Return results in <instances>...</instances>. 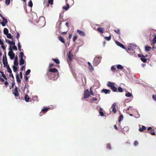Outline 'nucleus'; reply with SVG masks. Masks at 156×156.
<instances>
[{
  "label": "nucleus",
  "mask_w": 156,
  "mask_h": 156,
  "mask_svg": "<svg viewBox=\"0 0 156 156\" xmlns=\"http://www.w3.org/2000/svg\"><path fill=\"white\" fill-rule=\"evenodd\" d=\"M152 98L155 101H156V95H153L152 96Z\"/></svg>",
  "instance_id": "nucleus-58"
},
{
  "label": "nucleus",
  "mask_w": 156,
  "mask_h": 156,
  "mask_svg": "<svg viewBox=\"0 0 156 156\" xmlns=\"http://www.w3.org/2000/svg\"><path fill=\"white\" fill-rule=\"evenodd\" d=\"M24 61L23 58H20V63L19 64L20 65H22L24 64Z\"/></svg>",
  "instance_id": "nucleus-25"
},
{
  "label": "nucleus",
  "mask_w": 156,
  "mask_h": 156,
  "mask_svg": "<svg viewBox=\"0 0 156 156\" xmlns=\"http://www.w3.org/2000/svg\"><path fill=\"white\" fill-rule=\"evenodd\" d=\"M14 64L16 66H18V57L17 56L15 58Z\"/></svg>",
  "instance_id": "nucleus-23"
},
{
  "label": "nucleus",
  "mask_w": 156,
  "mask_h": 156,
  "mask_svg": "<svg viewBox=\"0 0 156 156\" xmlns=\"http://www.w3.org/2000/svg\"><path fill=\"white\" fill-rule=\"evenodd\" d=\"M106 147L107 148L110 149L111 148V145L109 144H108L107 145Z\"/></svg>",
  "instance_id": "nucleus-57"
},
{
  "label": "nucleus",
  "mask_w": 156,
  "mask_h": 156,
  "mask_svg": "<svg viewBox=\"0 0 156 156\" xmlns=\"http://www.w3.org/2000/svg\"><path fill=\"white\" fill-rule=\"evenodd\" d=\"M111 69L112 71H114L115 70L116 68L114 66H112L111 68Z\"/></svg>",
  "instance_id": "nucleus-52"
},
{
  "label": "nucleus",
  "mask_w": 156,
  "mask_h": 156,
  "mask_svg": "<svg viewBox=\"0 0 156 156\" xmlns=\"http://www.w3.org/2000/svg\"><path fill=\"white\" fill-rule=\"evenodd\" d=\"M97 30L98 32L103 33H104L105 29L104 28L102 27H99L97 28Z\"/></svg>",
  "instance_id": "nucleus-18"
},
{
  "label": "nucleus",
  "mask_w": 156,
  "mask_h": 156,
  "mask_svg": "<svg viewBox=\"0 0 156 156\" xmlns=\"http://www.w3.org/2000/svg\"><path fill=\"white\" fill-rule=\"evenodd\" d=\"M125 95L126 97H131L132 96V94L129 92H127L126 94Z\"/></svg>",
  "instance_id": "nucleus-35"
},
{
  "label": "nucleus",
  "mask_w": 156,
  "mask_h": 156,
  "mask_svg": "<svg viewBox=\"0 0 156 156\" xmlns=\"http://www.w3.org/2000/svg\"><path fill=\"white\" fill-rule=\"evenodd\" d=\"M107 86L110 87L111 89L114 92H116L117 90V89L115 87V84L114 83L111 82H108L107 84Z\"/></svg>",
  "instance_id": "nucleus-2"
},
{
  "label": "nucleus",
  "mask_w": 156,
  "mask_h": 156,
  "mask_svg": "<svg viewBox=\"0 0 156 156\" xmlns=\"http://www.w3.org/2000/svg\"><path fill=\"white\" fill-rule=\"evenodd\" d=\"M138 143L137 141H135L134 142V144L135 146H136L137 145H138Z\"/></svg>",
  "instance_id": "nucleus-59"
},
{
  "label": "nucleus",
  "mask_w": 156,
  "mask_h": 156,
  "mask_svg": "<svg viewBox=\"0 0 156 156\" xmlns=\"http://www.w3.org/2000/svg\"><path fill=\"white\" fill-rule=\"evenodd\" d=\"M102 111L103 109L101 108H100L99 110V114L101 116H103L104 115V113L102 112Z\"/></svg>",
  "instance_id": "nucleus-28"
},
{
  "label": "nucleus",
  "mask_w": 156,
  "mask_h": 156,
  "mask_svg": "<svg viewBox=\"0 0 156 156\" xmlns=\"http://www.w3.org/2000/svg\"><path fill=\"white\" fill-rule=\"evenodd\" d=\"M13 49L15 51H16L17 50V48L16 45L13 46L12 47Z\"/></svg>",
  "instance_id": "nucleus-56"
},
{
  "label": "nucleus",
  "mask_w": 156,
  "mask_h": 156,
  "mask_svg": "<svg viewBox=\"0 0 156 156\" xmlns=\"http://www.w3.org/2000/svg\"><path fill=\"white\" fill-rule=\"evenodd\" d=\"M132 51V53H134V51H133L132 49H129V48L128 50V51H127V52L129 53H130V51Z\"/></svg>",
  "instance_id": "nucleus-53"
},
{
  "label": "nucleus",
  "mask_w": 156,
  "mask_h": 156,
  "mask_svg": "<svg viewBox=\"0 0 156 156\" xmlns=\"http://www.w3.org/2000/svg\"><path fill=\"white\" fill-rule=\"evenodd\" d=\"M20 37V34L18 32L17 33V35L16 36V38L18 39Z\"/></svg>",
  "instance_id": "nucleus-63"
},
{
  "label": "nucleus",
  "mask_w": 156,
  "mask_h": 156,
  "mask_svg": "<svg viewBox=\"0 0 156 156\" xmlns=\"http://www.w3.org/2000/svg\"><path fill=\"white\" fill-rule=\"evenodd\" d=\"M147 131H148V132L152 135H155L154 133V130L152 129L151 127H149L147 128V130L145 132H147Z\"/></svg>",
  "instance_id": "nucleus-6"
},
{
  "label": "nucleus",
  "mask_w": 156,
  "mask_h": 156,
  "mask_svg": "<svg viewBox=\"0 0 156 156\" xmlns=\"http://www.w3.org/2000/svg\"><path fill=\"white\" fill-rule=\"evenodd\" d=\"M30 72V69H28L26 72L25 73V75L27 76L29 74Z\"/></svg>",
  "instance_id": "nucleus-46"
},
{
  "label": "nucleus",
  "mask_w": 156,
  "mask_h": 156,
  "mask_svg": "<svg viewBox=\"0 0 156 156\" xmlns=\"http://www.w3.org/2000/svg\"><path fill=\"white\" fill-rule=\"evenodd\" d=\"M12 93L16 97H17L19 95V93L18 90V88L17 87H15L14 90L12 91Z\"/></svg>",
  "instance_id": "nucleus-7"
},
{
  "label": "nucleus",
  "mask_w": 156,
  "mask_h": 156,
  "mask_svg": "<svg viewBox=\"0 0 156 156\" xmlns=\"http://www.w3.org/2000/svg\"><path fill=\"white\" fill-rule=\"evenodd\" d=\"M48 72L53 73H55V75H56L57 76H59V72L58 70L55 68H50L48 71Z\"/></svg>",
  "instance_id": "nucleus-5"
},
{
  "label": "nucleus",
  "mask_w": 156,
  "mask_h": 156,
  "mask_svg": "<svg viewBox=\"0 0 156 156\" xmlns=\"http://www.w3.org/2000/svg\"><path fill=\"white\" fill-rule=\"evenodd\" d=\"M5 3L6 5H9L10 3V0H5Z\"/></svg>",
  "instance_id": "nucleus-48"
},
{
  "label": "nucleus",
  "mask_w": 156,
  "mask_h": 156,
  "mask_svg": "<svg viewBox=\"0 0 156 156\" xmlns=\"http://www.w3.org/2000/svg\"><path fill=\"white\" fill-rule=\"evenodd\" d=\"M28 5L30 7H31L33 6V3L32 1L30 0L28 3Z\"/></svg>",
  "instance_id": "nucleus-42"
},
{
  "label": "nucleus",
  "mask_w": 156,
  "mask_h": 156,
  "mask_svg": "<svg viewBox=\"0 0 156 156\" xmlns=\"http://www.w3.org/2000/svg\"><path fill=\"white\" fill-rule=\"evenodd\" d=\"M8 55L10 57L11 59H13L15 56V54L12 51H9L8 52Z\"/></svg>",
  "instance_id": "nucleus-9"
},
{
  "label": "nucleus",
  "mask_w": 156,
  "mask_h": 156,
  "mask_svg": "<svg viewBox=\"0 0 156 156\" xmlns=\"http://www.w3.org/2000/svg\"><path fill=\"white\" fill-rule=\"evenodd\" d=\"M16 78L17 82L18 83H20L21 80L20 79L19 76L18 74H17L16 75Z\"/></svg>",
  "instance_id": "nucleus-26"
},
{
  "label": "nucleus",
  "mask_w": 156,
  "mask_h": 156,
  "mask_svg": "<svg viewBox=\"0 0 156 156\" xmlns=\"http://www.w3.org/2000/svg\"><path fill=\"white\" fill-rule=\"evenodd\" d=\"M101 57H95L93 61V65L94 66H97L101 62Z\"/></svg>",
  "instance_id": "nucleus-4"
},
{
  "label": "nucleus",
  "mask_w": 156,
  "mask_h": 156,
  "mask_svg": "<svg viewBox=\"0 0 156 156\" xmlns=\"http://www.w3.org/2000/svg\"><path fill=\"white\" fill-rule=\"evenodd\" d=\"M129 130V128L128 126L124 127L122 130V132L124 134H125V133L127 132Z\"/></svg>",
  "instance_id": "nucleus-13"
},
{
  "label": "nucleus",
  "mask_w": 156,
  "mask_h": 156,
  "mask_svg": "<svg viewBox=\"0 0 156 156\" xmlns=\"http://www.w3.org/2000/svg\"><path fill=\"white\" fill-rule=\"evenodd\" d=\"M105 39H106V40L109 41L111 40V36H110L109 37H105Z\"/></svg>",
  "instance_id": "nucleus-49"
},
{
  "label": "nucleus",
  "mask_w": 156,
  "mask_h": 156,
  "mask_svg": "<svg viewBox=\"0 0 156 156\" xmlns=\"http://www.w3.org/2000/svg\"><path fill=\"white\" fill-rule=\"evenodd\" d=\"M73 55L71 54L70 51H69L68 54V58L70 61H71L73 60Z\"/></svg>",
  "instance_id": "nucleus-17"
},
{
  "label": "nucleus",
  "mask_w": 156,
  "mask_h": 156,
  "mask_svg": "<svg viewBox=\"0 0 156 156\" xmlns=\"http://www.w3.org/2000/svg\"><path fill=\"white\" fill-rule=\"evenodd\" d=\"M3 32L6 35L9 33V30L7 28H4L3 30Z\"/></svg>",
  "instance_id": "nucleus-29"
},
{
  "label": "nucleus",
  "mask_w": 156,
  "mask_h": 156,
  "mask_svg": "<svg viewBox=\"0 0 156 156\" xmlns=\"http://www.w3.org/2000/svg\"><path fill=\"white\" fill-rule=\"evenodd\" d=\"M1 47L3 49L4 51L5 50L6 47H5V45L3 44V45H1Z\"/></svg>",
  "instance_id": "nucleus-60"
},
{
  "label": "nucleus",
  "mask_w": 156,
  "mask_h": 156,
  "mask_svg": "<svg viewBox=\"0 0 156 156\" xmlns=\"http://www.w3.org/2000/svg\"><path fill=\"white\" fill-rule=\"evenodd\" d=\"M138 56L139 57H141V58L143 57H145V56L143 54H138Z\"/></svg>",
  "instance_id": "nucleus-51"
},
{
  "label": "nucleus",
  "mask_w": 156,
  "mask_h": 156,
  "mask_svg": "<svg viewBox=\"0 0 156 156\" xmlns=\"http://www.w3.org/2000/svg\"><path fill=\"white\" fill-rule=\"evenodd\" d=\"M156 43V42H155L153 40L151 42V45H154Z\"/></svg>",
  "instance_id": "nucleus-62"
},
{
  "label": "nucleus",
  "mask_w": 156,
  "mask_h": 156,
  "mask_svg": "<svg viewBox=\"0 0 156 156\" xmlns=\"http://www.w3.org/2000/svg\"><path fill=\"white\" fill-rule=\"evenodd\" d=\"M58 40L62 43H65L64 39L62 36L58 35Z\"/></svg>",
  "instance_id": "nucleus-16"
},
{
  "label": "nucleus",
  "mask_w": 156,
  "mask_h": 156,
  "mask_svg": "<svg viewBox=\"0 0 156 156\" xmlns=\"http://www.w3.org/2000/svg\"><path fill=\"white\" fill-rule=\"evenodd\" d=\"M24 99L26 102H28L29 100V97L27 94H26L24 97Z\"/></svg>",
  "instance_id": "nucleus-27"
},
{
  "label": "nucleus",
  "mask_w": 156,
  "mask_h": 156,
  "mask_svg": "<svg viewBox=\"0 0 156 156\" xmlns=\"http://www.w3.org/2000/svg\"><path fill=\"white\" fill-rule=\"evenodd\" d=\"M45 23V20L43 17H41L39 18L38 21L37 22V25L40 27H44Z\"/></svg>",
  "instance_id": "nucleus-1"
},
{
  "label": "nucleus",
  "mask_w": 156,
  "mask_h": 156,
  "mask_svg": "<svg viewBox=\"0 0 156 156\" xmlns=\"http://www.w3.org/2000/svg\"><path fill=\"white\" fill-rule=\"evenodd\" d=\"M5 65L7 67V69L8 72L9 73H11L12 70L9 66V65H8V64H6Z\"/></svg>",
  "instance_id": "nucleus-24"
},
{
  "label": "nucleus",
  "mask_w": 156,
  "mask_h": 156,
  "mask_svg": "<svg viewBox=\"0 0 156 156\" xmlns=\"http://www.w3.org/2000/svg\"><path fill=\"white\" fill-rule=\"evenodd\" d=\"M153 40L156 42V35L153 37Z\"/></svg>",
  "instance_id": "nucleus-64"
},
{
  "label": "nucleus",
  "mask_w": 156,
  "mask_h": 156,
  "mask_svg": "<svg viewBox=\"0 0 156 156\" xmlns=\"http://www.w3.org/2000/svg\"><path fill=\"white\" fill-rule=\"evenodd\" d=\"M118 91L120 92H122L123 91L122 88L120 87H119L118 89Z\"/></svg>",
  "instance_id": "nucleus-44"
},
{
  "label": "nucleus",
  "mask_w": 156,
  "mask_h": 156,
  "mask_svg": "<svg viewBox=\"0 0 156 156\" xmlns=\"http://www.w3.org/2000/svg\"><path fill=\"white\" fill-rule=\"evenodd\" d=\"M50 108H47V107H44L43 109H42L41 111L42 112L45 113L47 112L48 110Z\"/></svg>",
  "instance_id": "nucleus-21"
},
{
  "label": "nucleus",
  "mask_w": 156,
  "mask_h": 156,
  "mask_svg": "<svg viewBox=\"0 0 156 156\" xmlns=\"http://www.w3.org/2000/svg\"><path fill=\"white\" fill-rule=\"evenodd\" d=\"M7 35V37L9 39L12 38V35L10 33H8L6 34Z\"/></svg>",
  "instance_id": "nucleus-43"
},
{
  "label": "nucleus",
  "mask_w": 156,
  "mask_h": 156,
  "mask_svg": "<svg viewBox=\"0 0 156 156\" xmlns=\"http://www.w3.org/2000/svg\"><path fill=\"white\" fill-rule=\"evenodd\" d=\"M53 1L54 0H48V3L47 5L46 6L47 7L49 6V4H50L51 5H53Z\"/></svg>",
  "instance_id": "nucleus-22"
},
{
  "label": "nucleus",
  "mask_w": 156,
  "mask_h": 156,
  "mask_svg": "<svg viewBox=\"0 0 156 156\" xmlns=\"http://www.w3.org/2000/svg\"><path fill=\"white\" fill-rule=\"evenodd\" d=\"M13 69L14 72H16V71L17 70V68L16 66H13Z\"/></svg>",
  "instance_id": "nucleus-39"
},
{
  "label": "nucleus",
  "mask_w": 156,
  "mask_h": 156,
  "mask_svg": "<svg viewBox=\"0 0 156 156\" xmlns=\"http://www.w3.org/2000/svg\"><path fill=\"white\" fill-rule=\"evenodd\" d=\"M115 43H116V44L117 45L120 46V47H121L123 49H125L126 48L124 46V45L122 44V43H120L118 41H116L115 42Z\"/></svg>",
  "instance_id": "nucleus-12"
},
{
  "label": "nucleus",
  "mask_w": 156,
  "mask_h": 156,
  "mask_svg": "<svg viewBox=\"0 0 156 156\" xmlns=\"http://www.w3.org/2000/svg\"><path fill=\"white\" fill-rule=\"evenodd\" d=\"M114 31L118 34H120V30L119 29H117V30H114Z\"/></svg>",
  "instance_id": "nucleus-38"
},
{
  "label": "nucleus",
  "mask_w": 156,
  "mask_h": 156,
  "mask_svg": "<svg viewBox=\"0 0 156 156\" xmlns=\"http://www.w3.org/2000/svg\"><path fill=\"white\" fill-rule=\"evenodd\" d=\"M24 56V54L22 52H21L20 53V55H19V57L20 58H23V57Z\"/></svg>",
  "instance_id": "nucleus-41"
},
{
  "label": "nucleus",
  "mask_w": 156,
  "mask_h": 156,
  "mask_svg": "<svg viewBox=\"0 0 156 156\" xmlns=\"http://www.w3.org/2000/svg\"><path fill=\"white\" fill-rule=\"evenodd\" d=\"M5 41L7 43H8L9 44H10V43H11V41H10L9 40L5 39Z\"/></svg>",
  "instance_id": "nucleus-55"
},
{
  "label": "nucleus",
  "mask_w": 156,
  "mask_h": 156,
  "mask_svg": "<svg viewBox=\"0 0 156 156\" xmlns=\"http://www.w3.org/2000/svg\"><path fill=\"white\" fill-rule=\"evenodd\" d=\"M47 76L50 79L53 80H55L58 77V76H57L56 75H55V73L48 72L47 73Z\"/></svg>",
  "instance_id": "nucleus-3"
},
{
  "label": "nucleus",
  "mask_w": 156,
  "mask_h": 156,
  "mask_svg": "<svg viewBox=\"0 0 156 156\" xmlns=\"http://www.w3.org/2000/svg\"><path fill=\"white\" fill-rule=\"evenodd\" d=\"M3 56H4L5 57V58L6 59V64H8L7 59L6 56V52L5 51L4 52V55Z\"/></svg>",
  "instance_id": "nucleus-45"
},
{
  "label": "nucleus",
  "mask_w": 156,
  "mask_h": 156,
  "mask_svg": "<svg viewBox=\"0 0 156 156\" xmlns=\"http://www.w3.org/2000/svg\"><path fill=\"white\" fill-rule=\"evenodd\" d=\"M77 32L80 36H84L85 35V33L83 31H81L80 30H78Z\"/></svg>",
  "instance_id": "nucleus-15"
},
{
  "label": "nucleus",
  "mask_w": 156,
  "mask_h": 156,
  "mask_svg": "<svg viewBox=\"0 0 156 156\" xmlns=\"http://www.w3.org/2000/svg\"><path fill=\"white\" fill-rule=\"evenodd\" d=\"M123 119V116L122 114H121L120 115L119 118V122H120L121 120H122Z\"/></svg>",
  "instance_id": "nucleus-34"
},
{
  "label": "nucleus",
  "mask_w": 156,
  "mask_h": 156,
  "mask_svg": "<svg viewBox=\"0 0 156 156\" xmlns=\"http://www.w3.org/2000/svg\"><path fill=\"white\" fill-rule=\"evenodd\" d=\"M90 94H91L93 96L94 95V93L92 91V87H90Z\"/></svg>",
  "instance_id": "nucleus-50"
},
{
  "label": "nucleus",
  "mask_w": 156,
  "mask_h": 156,
  "mask_svg": "<svg viewBox=\"0 0 156 156\" xmlns=\"http://www.w3.org/2000/svg\"><path fill=\"white\" fill-rule=\"evenodd\" d=\"M52 60L55 62L56 64H59V60L58 59H54V58H52Z\"/></svg>",
  "instance_id": "nucleus-33"
},
{
  "label": "nucleus",
  "mask_w": 156,
  "mask_h": 156,
  "mask_svg": "<svg viewBox=\"0 0 156 156\" xmlns=\"http://www.w3.org/2000/svg\"><path fill=\"white\" fill-rule=\"evenodd\" d=\"M146 127L144 126H141V127H140L139 130L140 132H142L146 130Z\"/></svg>",
  "instance_id": "nucleus-20"
},
{
  "label": "nucleus",
  "mask_w": 156,
  "mask_h": 156,
  "mask_svg": "<svg viewBox=\"0 0 156 156\" xmlns=\"http://www.w3.org/2000/svg\"><path fill=\"white\" fill-rule=\"evenodd\" d=\"M102 92H104L105 94H110L111 92V90L104 89L102 90Z\"/></svg>",
  "instance_id": "nucleus-19"
},
{
  "label": "nucleus",
  "mask_w": 156,
  "mask_h": 156,
  "mask_svg": "<svg viewBox=\"0 0 156 156\" xmlns=\"http://www.w3.org/2000/svg\"><path fill=\"white\" fill-rule=\"evenodd\" d=\"M9 76L10 77H12L13 79H14V77L12 73V72H11V73H10Z\"/></svg>",
  "instance_id": "nucleus-61"
},
{
  "label": "nucleus",
  "mask_w": 156,
  "mask_h": 156,
  "mask_svg": "<svg viewBox=\"0 0 156 156\" xmlns=\"http://www.w3.org/2000/svg\"><path fill=\"white\" fill-rule=\"evenodd\" d=\"M117 68L119 69L122 70L123 69V67L120 65H118L117 66Z\"/></svg>",
  "instance_id": "nucleus-32"
},
{
  "label": "nucleus",
  "mask_w": 156,
  "mask_h": 156,
  "mask_svg": "<svg viewBox=\"0 0 156 156\" xmlns=\"http://www.w3.org/2000/svg\"><path fill=\"white\" fill-rule=\"evenodd\" d=\"M74 2L73 0H67L66 3L69 6L72 5L74 4Z\"/></svg>",
  "instance_id": "nucleus-11"
},
{
  "label": "nucleus",
  "mask_w": 156,
  "mask_h": 156,
  "mask_svg": "<svg viewBox=\"0 0 156 156\" xmlns=\"http://www.w3.org/2000/svg\"><path fill=\"white\" fill-rule=\"evenodd\" d=\"M69 5L67 4L66 6H64L63 7L62 9H65L66 10H68V9L69 8Z\"/></svg>",
  "instance_id": "nucleus-36"
},
{
  "label": "nucleus",
  "mask_w": 156,
  "mask_h": 156,
  "mask_svg": "<svg viewBox=\"0 0 156 156\" xmlns=\"http://www.w3.org/2000/svg\"><path fill=\"white\" fill-rule=\"evenodd\" d=\"M90 95V92L88 89L86 90L84 93V98L86 99L88 98Z\"/></svg>",
  "instance_id": "nucleus-8"
},
{
  "label": "nucleus",
  "mask_w": 156,
  "mask_h": 156,
  "mask_svg": "<svg viewBox=\"0 0 156 156\" xmlns=\"http://www.w3.org/2000/svg\"><path fill=\"white\" fill-rule=\"evenodd\" d=\"M2 61H3V64L4 65V67H5V65L6 64V59H5V57L4 56H3V58L2 59Z\"/></svg>",
  "instance_id": "nucleus-30"
},
{
  "label": "nucleus",
  "mask_w": 156,
  "mask_h": 156,
  "mask_svg": "<svg viewBox=\"0 0 156 156\" xmlns=\"http://www.w3.org/2000/svg\"><path fill=\"white\" fill-rule=\"evenodd\" d=\"M116 106V103H114L112 105L111 108L112 109V111L114 113H115L116 112V110L115 109Z\"/></svg>",
  "instance_id": "nucleus-10"
},
{
  "label": "nucleus",
  "mask_w": 156,
  "mask_h": 156,
  "mask_svg": "<svg viewBox=\"0 0 156 156\" xmlns=\"http://www.w3.org/2000/svg\"><path fill=\"white\" fill-rule=\"evenodd\" d=\"M15 42L12 41H11V43H10V45L11 46L12 45H13V46H14V45H15Z\"/></svg>",
  "instance_id": "nucleus-54"
},
{
  "label": "nucleus",
  "mask_w": 156,
  "mask_h": 156,
  "mask_svg": "<svg viewBox=\"0 0 156 156\" xmlns=\"http://www.w3.org/2000/svg\"><path fill=\"white\" fill-rule=\"evenodd\" d=\"M151 47H148V46H146L145 47V51H150L151 49Z\"/></svg>",
  "instance_id": "nucleus-31"
},
{
  "label": "nucleus",
  "mask_w": 156,
  "mask_h": 156,
  "mask_svg": "<svg viewBox=\"0 0 156 156\" xmlns=\"http://www.w3.org/2000/svg\"><path fill=\"white\" fill-rule=\"evenodd\" d=\"M140 59L141 60L144 62H145L147 61V59L146 58H144V57L141 58Z\"/></svg>",
  "instance_id": "nucleus-40"
},
{
  "label": "nucleus",
  "mask_w": 156,
  "mask_h": 156,
  "mask_svg": "<svg viewBox=\"0 0 156 156\" xmlns=\"http://www.w3.org/2000/svg\"><path fill=\"white\" fill-rule=\"evenodd\" d=\"M77 35L73 37V42H75V41H76V39H77Z\"/></svg>",
  "instance_id": "nucleus-47"
},
{
  "label": "nucleus",
  "mask_w": 156,
  "mask_h": 156,
  "mask_svg": "<svg viewBox=\"0 0 156 156\" xmlns=\"http://www.w3.org/2000/svg\"><path fill=\"white\" fill-rule=\"evenodd\" d=\"M87 63L88 65V69L90 71H93L94 70V69L93 68L91 63L89 62H88Z\"/></svg>",
  "instance_id": "nucleus-14"
},
{
  "label": "nucleus",
  "mask_w": 156,
  "mask_h": 156,
  "mask_svg": "<svg viewBox=\"0 0 156 156\" xmlns=\"http://www.w3.org/2000/svg\"><path fill=\"white\" fill-rule=\"evenodd\" d=\"M2 20H3V22H4V23H8V21H7V19L4 18V17H2Z\"/></svg>",
  "instance_id": "nucleus-37"
}]
</instances>
